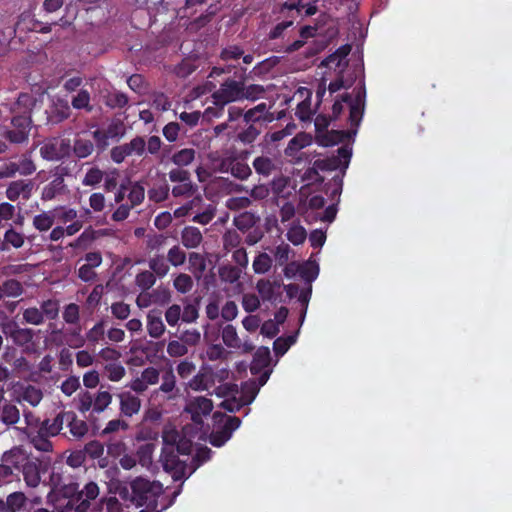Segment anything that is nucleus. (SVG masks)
Here are the masks:
<instances>
[{"mask_svg":"<svg viewBox=\"0 0 512 512\" xmlns=\"http://www.w3.org/2000/svg\"><path fill=\"white\" fill-rule=\"evenodd\" d=\"M271 106L267 105L265 102L259 103L255 107L249 109L244 114L245 122H258V121H268L270 122L273 117L269 113Z\"/></svg>","mask_w":512,"mask_h":512,"instance_id":"c756f323","label":"nucleus"},{"mask_svg":"<svg viewBox=\"0 0 512 512\" xmlns=\"http://www.w3.org/2000/svg\"><path fill=\"white\" fill-rule=\"evenodd\" d=\"M222 170L230 172L234 177L241 180L247 179L251 175V169L247 163L231 156L223 159Z\"/></svg>","mask_w":512,"mask_h":512,"instance_id":"5701e85b","label":"nucleus"},{"mask_svg":"<svg viewBox=\"0 0 512 512\" xmlns=\"http://www.w3.org/2000/svg\"><path fill=\"white\" fill-rule=\"evenodd\" d=\"M287 239L294 245L302 244L306 237L307 233L304 227L299 224H293L287 231Z\"/></svg>","mask_w":512,"mask_h":512,"instance_id":"09e8293b","label":"nucleus"},{"mask_svg":"<svg viewBox=\"0 0 512 512\" xmlns=\"http://www.w3.org/2000/svg\"><path fill=\"white\" fill-rule=\"evenodd\" d=\"M24 481L29 487H37L41 481L38 466L35 463L28 462L23 466Z\"/></svg>","mask_w":512,"mask_h":512,"instance_id":"c9c22d12","label":"nucleus"},{"mask_svg":"<svg viewBox=\"0 0 512 512\" xmlns=\"http://www.w3.org/2000/svg\"><path fill=\"white\" fill-rule=\"evenodd\" d=\"M272 265L271 257L266 253H260L253 261V270L256 274H264Z\"/></svg>","mask_w":512,"mask_h":512,"instance_id":"603ef678","label":"nucleus"},{"mask_svg":"<svg viewBox=\"0 0 512 512\" xmlns=\"http://www.w3.org/2000/svg\"><path fill=\"white\" fill-rule=\"evenodd\" d=\"M65 192L64 179L61 176L55 177L51 182L45 185L42 189V199L49 201L56 196Z\"/></svg>","mask_w":512,"mask_h":512,"instance_id":"473e14b6","label":"nucleus"},{"mask_svg":"<svg viewBox=\"0 0 512 512\" xmlns=\"http://www.w3.org/2000/svg\"><path fill=\"white\" fill-rule=\"evenodd\" d=\"M213 98L216 105H225L237 101L243 98V87L241 83L237 81H226L214 92Z\"/></svg>","mask_w":512,"mask_h":512,"instance_id":"f8f14e48","label":"nucleus"},{"mask_svg":"<svg viewBox=\"0 0 512 512\" xmlns=\"http://www.w3.org/2000/svg\"><path fill=\"white\" fill-rule=\"evenodd\" d=\"M241 269L234 266H223L219 270L220 278L229 283L237 282L241 277Z\"/></svg>","mask_w":512,"mask_h":512,"instance_id":"bf43d9fd","label":"nucleus"},{"mask_svg":"<svg viewBox=\"0 0 512 512\" xmlns=\"http://www.w3.org/2000/svg\"><path fill=\"white\" fill-rule=\"evenodd\" d=\"M27 498L23 492H13L6 500L0 499V512H20L26 505Z\"/></svg>","mask_w":512,"mask_h":512,"instance_id":"a878e982","label":"nucleus"},{"mask_svg":"<svg viewBox=\"0 0 512 512\" xmlns=\"http://www.w3.org/2000/svg\"><path fill=\"white\" fill-rule=\"evenodd\" d=\"M165 320L169 326H176L182 320V308L180 305L173 304L165 312Z\"/></svg>","mask_w":512,"mask_h":512,"instance_id":"69168bd1","label":"nucleus"},{"mask_svg":"<svg viewBox=\"0 0 512 512\" xmlns=\"http://www.w3.org/2000/svg\"><path fill=\"white\" fill-rule=\"evenodd\" d=\"M350 53V47L344 45L328 56L322 65L328 69H333L337 75H342L343 68L347 65V56Z\"/></svg>","mask_w":512,"mask_h":512,"instance_id":"4be33fe9","label":"nucleus"},{"mask_svg":"<svg viewBox=\"0 0 512 512\" xmlns=\"http://www.w3.org/2000/svg\"><path fill=\"white\" fill-rule=\"evenodd\" d=\"M104 450H72L71 454L67 457V464L73 468L80 467L85 459L86 453L92 458H99L102 456Z\"/></svg>","mask_w":512,"mask_h":512,"instance_id":"72a5a7b5","label":"nucleus"},{"mask_svg":"<svg viewBox=\"0 0 512 512\" xmlns=\"http://www.w3.org/2000/svg\"><path fill=\"white\" fill-rule=\"evenodd\" d=\"M194 158L195 150L192 148H185L173 154L172 162L177 166H187L193 162Z\"/></svg>","mask_w":512,"mask_h":512,"instance_id":"49530a36","label":"nucleus"},{"mask_svg":"<svg viewBox=\"0 0 512 512\" xmlns=\"http://www.w3.org/2000/svg\"><path fill=\"white\" fill-rule=\"evenodd\" d=\"M212 378V370L210 368H203L187 383V388L193 391L208 390L210 387L215 385V381Z\"/></svg>","mask_w":512,"mask_h":512,"instance_id":"393cba45","label":"nucleus"},{"mask_svg":"<svg viewBox=\"0 0 512 512\" xmlns=\"http://www.w3.org/2000/svg\"><path fill=\"white\" fill-rule=\"evenodd\" d=\"M62 429L61 416L59 413L53 419H46L41 422L35 432L21 429V427H14L13 432L14 436L20 441L28 442L32 444L34 448H46L53 445L50 439L59 435Z\"/></svg>","mask_w":512,"mask_h":512,"instance_id":"7ed1b4c3","label":"nucleus"},{"mask_svg":"<svg viewBox=\"0 0 512 512\" xmlns=\"http://www.w3.org/2000/svg\"><path fill=\"white\" fill-rule=\"evenodd\" d=\"M149 267L159 277L165 276L169 270V266L163 256H157L150 259Z\"/></svg>","mask_w":512,"mask_h":512,"instance_id":"0e129e2a","label":"nucleus"},{"mask_svg":"<svg viewBox=\"0 0 512 512\" xmlns=\"http://www.w3.org/2000/svg\"><path fill=\"white\" fill-rule=\"evenodd\" d=\"M120 401V411L127 417L137 414L141 408V400L131 392H122L118 395Z\"/></svg>","mask_w":512,"mask_h":512,"instance_id":"b1692460","label":"nucleus"},{"mask_svg":"<svg viewBox=\"0 0 512 512\" xmlns=\"http://www.w3.org/2000/svg\"><path fill=\"white\" fill-rule=\"evenodd\" d=\"M188 262L189 270L197 279H200L206 269L205 258L201 254L193 252L189 255Z\"/></svg>","mask_w":512,"mask_h":512,"instance_id":"58836bf2","label":"nucleus"},{"mask_svg":"<svg viewBox=\"0 0 512 512\" xmlns=\"http://www.w3.org/2000/svg\"><path fill=\"white\" fill-rule=\"evenodd\" d=\"M62 426L66 423L69 427L71 435L76 439H81L88 431V426L85 421L78 419L73 411L60 412Z\"/></svg>","mask_w":512,"mask_h":512,"instance_id":"412c9836","label":"nucleus"},{"mask_svg":"<svg viewBox=\"0 0 512 512\" xmlns=\"http://www.w3.org/2000/svg\"><path fill=\"white\" fill-rule=\"evenodd\" d=\"M279 287V283L267 279H261L256 284V289L263 300H272L275 296V290Z\"/></svg>","mask_w":512,"mask_h":512,"instance_id":"a19ab883","label":"nucleus"},{"mask_svg":"<svg viewBox=\"0 0 512 512\" xmlns=\"http://www.w3.org/2000/svg\"><path fill=\"white\" fill-rule=\"evenodd\" d=\"M212 410V401L204 396H197L189 399L184 407V412L188 413L191 420L198 425L203 423V419L210 415Z\"/></svg>","mask_w":512,"mask_h":512,"instance_id":"9d476101","label":"nucleus"},{"mask_svg":"<svg viewBox=\"0 0 512 512\" xmlns=\"http://www.w3.org/2000/svg\"><path fill=\"white\" fill-rule=\"evenodd\" d=\"M43 399V392L39 387L26 385L18 390V402H27L31 406H37Z\"/></svg>","mask_w":512,"mask_h":512,"instance_id":"cd10ccee","label":"nucleus"},{"mask_svg":"<svg viewBox=\"0 0 512 512\" xmlns=\"http://www.w3.org/2000/svg\"><path fill=\"white\" fill-rule=\"evenodd\" d=\"M43 317L54 320L59 314V302L57 300L48 299L43 301L40 306Z\"/></svg>","mask_w":512,"mask_h":512,"instance_id":"13d9d810","label":"nucleus"},{"mask_svg":"<svg viewBox=\"0 0 512 512\" xmlns=\"http://www.w3.org/2000/svg\"><path fill=\"white\" fill-rule=\"evenodd\" d=\"M159 378V370L154 367H148L141 372L139 377L131 381L129 387L137 393H142L146 391L149 386L157 384Z\"/></svg>","mask_w":512,"mask_h":512,"instance_id":"f3484780","label":"nucleus"},{"mask_svg":"<svg viewBox=\"0 0 512 512\" xmlns=\"http://www.w3.org/2000/svg\"><path fill=\"white\" fill-rule=\"evenodd\" d=\"M202 240V233L196 227L187 226L181 232L182 244L188 249L197 248L201 244Z\"/></svg>","mask_w":512,"mask_h":512,"instance_id":"7c9ffc66","label":"nucleus"},{"mask_svg":"<svg viewBox=\"0 0 512 512\" xmlns=\"http://www.w3.org/2000/svg\"><path fill=\"white\" fill-rule=\"evenodd\" d=\"M2 332L10 337L16 345L24 346L30 343L34 337V332L30 328H21L14 322L2 324Z\"/></svg>","mask_w":512,"mask_h":512,"instance_id":"2eb2a0df","label":"nucleus"},{"mask_svg":"<svg viewBox=\"0 0 512 512\" xmlns=\"http://www.w3.org/2000/svg\"><path fill=\"white\" fill-rule=\"evenodd\" d=\"M103 177L104 173L99 168L92 167L86 172L82 184L84 186H96L102 181Z\"/></svg>","mask_w":512,"mask_h":512,"instance_id":"e2e57ef3","label":"nucleus"},{"mask_svg":"<svg viewBox=\"0 0 512 512\" xmlns=\"http://www.w3.org/2000/svg\"><path fill=\"white\" fill-rule=\"evenodd\" d=\"M221 337L223 343L228 348L241 350L242 353H249L254 349V345L250 341H241L236 328L231 324L223 327L221 331Z\"/></svg>","mask_w":512,"mask_h":512,"instance_id":"4468645a","label":"nucleus"},{"mask_svg":"<svg viewBox=\"0 0 512 512\" xmlns=\"http://www.w3.org/2000/svg\"><path fill=\"white\" fill-rule=\"evenodd\" d=\"M197 191V186L191 180L175 185L172 194L175 197H191Z\"/></svg>","mask_w":512,"mask_h":512,"instance_id":"6e6d98bb","label":"nucleus"},{"mask_svg":"<svg viewBox=\"0 0 512 512\" xmlns=\"http://www.w3.org/2000/svg\"><path fill=\"white\" fill-rule=\"evenodd\" d=\"M161 450L160 460L163 469L174 481L191 476L198 467L211 458L212 450Z\"/></svg>","mask_w":512,"mask_h":512,"instance_id":"f257e3e1","label":"nucleus"},{"mask_svg":"<svg viewBox=\"0 0 512 512\" xmlns=\"http://www.w3.org/2000/svg\"><path fill=\"white\" fill-rule=\"evenodd\" d=\"M106 377L112 382H119L126 374L124 366L118 362L107 364L104 367Z\"/></svg>","mask_w":512,"mask_h":512,"instance_id":"37998d69","label":"nucleus"},{"mask_svg":"<svg viewBox=\"0 0 512 512\" xmlns=\"http://www.w3.org/2000/svg\"><path fill=\"white\" fill-rule=\"evenodd\" d=\"M73 149L77 157L86 158L92 154L94 146L90 140L80 138L75 141Z\"/></svg>","mask_w":512,"mask_h":512,"instance_id":"864d4df0","label":"nucleus"},{"mask_svg":"<svg viewBox=\"0 0 512 512\" xmlns=\"http://www.w3.org/2000/svg\"><path fill=\"white\" fill-rule=\"evenodd\" d=\"M179 390L176 388V377L172 370L166 372L162 377V383L159 388L153 390L150 396V402L158 403L161 393L166 394L167 400H174L178 397Z\"/></svg>","mask_w":512,"mask_h":512,"instance_id":"ddd939ff","label":"nucleus"},{"mask_svg":"<svg viewBox=\"0 0 512 512\" xmlns=\"http://www.w3.org/2000/svg\"><path fill=\"white\" fill-rule=\"evenodd\" d=\"M214 427L209 436V443L212 446H223L232 436V433L239 428L241 420L234 416H228L219 412L213 415Z\"/></svg>","mask_w":512,"mask_h":512,"instance_id":"423d86ee","label":"nucleus"},{"mask_svg":"<svg viewBox=\"0 0 512 512\" xmlns=\"http://www.w3.org/2000/svg\"><path fill=\"white\" fill-rule=\"evenodd\" d=\"M70 153V143L63 138L45 140L40 147L41 156L48 161H57Z\"/></svg>","mask_w":512,"mask_h":512,"instance_id":"9b49d317","label":"nucleus"},{"mask_svg":"<svg viewBox=\"0 0 512 512\" xmlns=\"http://www.w3.org/2000/svg\"><path fill=\"white\" fill-rule=\"evenodd\" d=\"M106 132V136L109 137L113 141H119L121 138L124 137L126 133L125 125L120 120H114L112 121L106 129H104Z\"/></svg>","mask_w":512,"mask_h":512,"instance_id":"de8ad7c7","label":"nucleus"},{"mask_svg":"<svg viewBox=\"0 0 512 512\" xmlns=\"http://www.w3.org/2000/svg\"><path fill=\"white\" fill-rule=\"evenodd\" d=\"M72 106L75 109H86L91 111L90 94L87 90H80L72 99Z\"/></svg>","mask_w":512,"mask_h":512,"instance_id":"680f3d73","label":"nucleus"},{"mask_svg":"<svg viewBox=\"0 0 512 512\" xmlns=\"http://www.w3.org/2000/svg\"><path fill=\"white\" fill-rule=\"evenodd\" d=\"M0 287L4 297H18L23 293L21 283L15 279L5 281Z\"/></svg>","mask_w":512,"mask_h":512,"instance_id":"8fccbe9b","label":"nucleus"},{"mask_svg":"<svg viewBox=\"0 0 512 512\" xmlns=\"http://www.w3.org/2000/svg\"><path fill=\"white\" fill-rule=\"evenodd\" d=\"M33 188V182L30 180L13 181L6 189V197L13 202L19 199L28 200L32 195Z\"/></svg>","mask_w":512,"mask_h":512,"instance_id":"a211bd4d","label":"nucleus"},{"mask_svg":"<svg viewBox=\"0 0 512 512\" xmlns=\"http://www.w3.org/2000/svg\"><path fill=\"white\" fill-rule=\"evenodd\" d=\"M270 362L271 357L269 348L264 346L258 348L251 363V373L259 374L262 371L269 370L268 367Z\"/></svg>","mask_w":512,"mask_h":512,"instance_id":"c85d7f7f","label":"nucleus"},{"mask_svg":"<svg viewBox=\"0 0 512 512\" xmlns=\"http://www.w3.org/2000/svg\"><path fill=\"white\" fill-rule=\"evenodd\" d=\"M23 320L32 325H41L44 323L45 319L43 317V312L40 308L37 307H29L23 311Z\"/></svg>","mask_w":512,"mask_h":512,"instance_id":"3c124183","label":"nucleus"},{"mask_svg":"<svg viewBox=\"0 0 512 512\" xmlns=\"http://www.w3.org/2000/svg\"><path fill=\"white\" fill-rule=\"evenodd\" d=\"M31 120L27 115L16 116L12 119L13 129L7 132L11 142L22 143L28 138Z\"/></svg>","mask_w":512,"mask_h":512,"instance_id":"dca6fc26","label":"nucleus"},{"mask_svg":"<svg viewBox=\"0 0 512 512\" xmlns=\"http://www.w3.org/2000/svg\"><path fill=\"white\" fill-rule=\"evenodd\" d=\"M337 79L335 81H331L328 86H326L327 79L325 77L321 78L320 83L316 89V98L317 104L321 103L326 95V91L328 89L329 95L332 96L334 93L338 92L342 88H349L352 85V80L344 79L343 75H337Z\"/></svg>","mask_w":512,"mask_h":512,"instance_id":"6ab92c4d","label":"nucleus"},{"mask_svg":"<svg viewBox=\"0 0 512 512\" xmlns=\"http://www.w3.org/2000/svg\"><path fill=\"white\" fill-rule=\"evenodd\" d=\"M129 486L130 492L127 488H124L120 492V496L124 499H129L137 507L145 506L149 510H155L158 508L162 498L165 499L164 502L170 498L163 496L164 488L159 481L137 477L130 482Z\"/></svg>","mask_w":512,"mask_h":512,"instance_id":"f03ea898","label":"nucleus"},{"mask_svg":"<svg viewBox=\"0 0 512 512\" xmlns=\"http://www.w3.org/2000/svg\"><path fill=\"white\" fill-rule=\"evenodd\" d=\"M52 492L59 494L54 506L60 512H70L71 510L87 512L89 509L88 500H83L78 483L70 482L62 486H59V483H54Z\"/></svg>","mask_w":512,"mask_h":512,"instance_id":"39448f33","label":"nucleus"},{"mask_svg":"<svg viewBox=\"0 0 512 512\" xmlns=\"http://www.w3.org/2000/svg\"><path fill=\"white\" fill-rule=\"evenodd\" d=\"M316 106H312L311 98H308L302 103H299L296 106V112L295 115L301 120V121H307L310 120L312 115L315 113Z\"/></svg>","mask_w":512,"mask_h":512,"instance_id":"5fc2aeb1","label":"nucleus"},{"mask_svg":"<svg viewBox=\"0 0 512 512\" xmlns=\"http://www.w3.org/2000/svg\"><path fill=\"white\" fill-rule=\"evenodd\" d=\"M25 238L22 233L17 232L13 228L8 229L4 234V243L1 247L2 250H6L5 245L9 244L12 247L18 249L24 244Z\"/></svg>","mask_w":512,"mask_h":512,"instance_id":"c03bdc74","label":"nucleus"},{"mask_svg":"<svg viewBox=\"0 0 512 512\" xmlns=\"http://www.w3.org/2000/svg\"><path fill=\"white\" fill-rule=\"evenodd\" d=\"M0 420L5 425H15L20 420V411L13 404H4L1 410Z\"/></svg>","mask_w":512,"mask_h":512,"instance_id":"ea45409f","label":"nucleus"},{"mask_svg":"<svg viewBox=\"0 0 512 512\" xmlns=\"http://www.w3.org/2000/svg\"><path fill=\"white\" fill-rule=\"evenodd\" d=\"M53 213H55V221H58L62 224H67L78 220L77 210L67 206H59L53 209Z\"/></svg>","mask_w":512,"mask_h":512,"instance_id":"79ce46f5","label":"nucleus"},{"mask_svg":"<svg viewBox=\"0 0 512 512\" xmlns=\"http://www.w3.org/2000/svg\"><path fill=\"white\" fill-rule=\"evenodd\" d=\"M128 190V199L131 202V207L136 206L143 201L145 196V190L141 184L132 183L130 184Z\"/></svg>","mask_w":512,"mask_h":512,"instance_id":"4d7b16f0","label":"nucleus"},{"mask_svg":"<svg viewBox=\"0 0 512 512\" xmlns=\"http://www.w3.org/2000/svg\"><path fill=\"white\" fill-rule=\"evenodd\" d=\"M112 402V395L108 391H98L93 399V411L103 412Z\"/></svg>","mask_w":512,"mask_h":512,"instance_id":"a18cd8bd","label":"nucleus"},{"mask_svg":"<svg viewBox=\"0 0 512 512\" xmlns=\"http://www.w3.org/2000/svg\"><path fill=\"white\" fill-rule=\"evenodd\" d=\"M312 143V137L307 133H298L293 137L286 149L285 154L290 157H294L298 151L309 146Z\"/></svg>","mask_w":512,"mask_h":512,"instance_id":"2f4dec72","label":"nucleus"},{"mask_svg":"<svg viewBox=\"0 0 512 512\" xmlns=\"http://www.w3.org/2000/svg\"><path fill=\"white\" fill-rule=\"evenodd\" d=\"M253 167L258 174L266 177L271 175L276 169L275 162L267 156L255 158L253 161Z\"/></svg>","mask_w":512,"mask_h":512,"instance_id":"4c0bfd02","label":"nucleus"},{"mask_svg":"<svg viewBox=\"0 0 512 512\" xmlns=\"http://www.w3.org/2000/svg\"><path fill=\"white\" fill-rule=\"evenodd\" d=\"M192 430L190 425L178 429L174 424L167 423L162 430L163 444L170 448H191Z\"/></svg>","mask_w":512,"mask_h":512,"instance_id":"0eeeda50","label":"nucleus"},{"mask_svg":"<svg viewBox=\"0 0 512 512\" xmlns=\"http://www.w3.org/2000/svg\"><path fill=\"white\" fill-rule=\"evenodd\" d=\"M298 273L302 279L307 282L315 280L319 274V266L316 261L309 259L303 264H299Z\"/></svg>","mask_w":512,"mask_h":512,"instance_id":"e433bc0d","label":"nucleus"},{"mask_svg":"<svg viewBox=\"0 0 512 512\" xmlns=\"http://www.w3.org/2000/svg\"><path fill=\"white\" fill-rule=\"evenodd\" d=\"M146 328L152 338H160L164 334L166 327L159 311L151 310L148 312Z\"/></svg>","mask_w":512,"mask_h":512,"instance_id":"bb28decb","label":"nucleus"},{"mask_svg":"<svg viewBox=\"0 0 512 512\" xmlns=\"http://www.w3.org/2000/svg\"><path fill=\"white\" fill-rule=\"evenodd\" d=\"M105 335V322H97L86 334L89 343L96 344L103 340Z\"/></svg>","mask_w":512,"mask_h":512,"instance_id":"052dcab7","label":"nucleus"},{"mask_svg":"<svg viewBox=\"0 0 512 512\" xmlns=\"http://www.w3.org/2000/svg\"><path fill=\"white\" fill-rule=\"evenodd\" d=\"M146 141L143 137L136 136L130 142L115 146L110 151V157L113 162L120 164L127 157H141L145 153Z\"/></svg>","mask_w":512,"mask_h":512,"instance_id":"6e6552de","label":"nucleus"},{"mask_svg":"<svg viewBox=\"0 0 512 512\" xmlns=\"http://www.w3.org/2000/svg\"><path fill=\"white\" fill-rule=\"evenodd\" d=\"M174 287L175 289L182 293V294H185L187 292H189L192 287H193V280L192 278L187 275V274H179L175 279H174Z\"/></svg>","mask_w":512,"mask_h":512,"instance_id":"774afa93","label":"nucleus"},{"mask_svg":"<svg viewBox=\"0 0 512 512\" xmlns=\"http://www.w3.org/2000/svg\"><path fill=\"white\" fill-rule=\"evenodd\" d=\"M352 156V149L349 146H342L337 150V155L327 158L323 161L321 168L328 170H342L343 172L348 168L350 158Z\"/></svg>","mask_w":512,"mask_h":512,"instance_id":"aec40b11","label":"nucleus"},{"mask_svg":"<svg viewBox=\"0 0 512 512\" xmlns=\"http://www.w3.org/2000/svg\"><path fill=\"white\" fill-rule=\"evenodd\" d=\"M237 386L224 383L216 387L214 394L226 398L221 406L229 412L238 411L242 406L252 403L259 393V386L256 381H249L243 384L240 398H236Z\"/></svg>","mask_w":512,"mask_h":512,"instance_id":"20e7f679","label":"nucleus"},{"mask_svg":"<svg viewBox=\"0 0 512 512\" xmlns=\"http://www.w3.org/2000/svg\"><path fill=\"white\" fill-rule=\"evenodd\" d=\"M167 353L171 357H182L188 353V348L181 339L171 340L167 344Z\"/></svg>","mask_w":512,"mask_h":512,"instance_id":"338daca9","label":"nucleus"},{"mask_svg":"<svg viewBox=\"0 0 512 512\" xmlns=\"http://www.w3.org/2000/svg\"><path fill=\"white\" fill-rule=\"evenodd\" d=\"M365 91L359 88L355 100H352L348 94L341 96V99H336L333 104V114L338 116L342 109L343 103H347L350 107V120L353 124H358L361 120L363 107H364Z\"/></svg>","mask_w":512,"mask_h":512,"instance_id":"1a4fd4ad","label":"nucleus"},{"mask_svg":"<svg viewBox=\"0 0 512 512\" xmlns=\"http://www.w3.org/2000/svg\"><path fill=\"white\" fill-rule=\"evenodd\" d=\"M55 222V213L53 210L44 211L33 217V226L40 232L48 231Z\"/></svg>","mask_w":512,"mask_h":512,"instance_id":"f704fd0d","label":"nucleus"}]
</instances>
